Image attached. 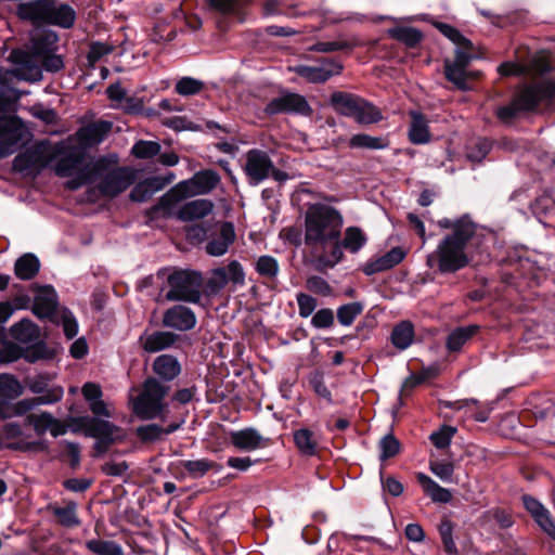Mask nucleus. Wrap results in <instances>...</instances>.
Segmentation results:
<instances>
[{
  "label": "nucleus",
  "mask_w": 555,
  "mask_h": 555,
  "mask_svg": "<svg viewBox=\"0 0 555 555\" xmlns=\"http://www.w3.org/2000/svg\"><path fill=\"white\" fill-rule=\"evenodd\" d=\"M294 442L299 452L306 456L317 453L318 441L314 434L308 428H300L294 433Z\"/></svg>",
  "instance_id": "obj_44"
},
{
  "label": "nucleus",
  "mask_w": 555,
  "mask_h": 555,
  "mask_svg": "<svg viewBox=\"0 0 555 555\" xmlns=\"http://www.w3.org/2000/svg\"><path fill=\"white\" fill-rule=\"evenodd\" d=\"M31 64L21 68L17 74L25 80L37 81L41 79L42 72L56 73L64 67V62L60 55L50 52L47 55L38 59V61H29Z\"/></svg>",
  "instance_id": "obj_17"
},
{
  "label": "nucleus",
  "mask_w": 555,
  "mask_h": 555,
  "mask_svg": "<svg viewBox=\"0 0 555 555\" xmlns=\"http://www.w3.org/2000/svg\"><path fill=\"white\" fill-rule=\"evenodd\" d=\"M38 163V154L34 151H26L15 156L13 169L17 172H28Z\"/></svg>",
  "instance_id": "obj_60"
},
{
  "label": "nucleus",
  "mask_w": 555,
  "mask_h": 555,
  "mask_svg": "<svg viewBox=\"0 0 555 555\" xmlns=\"http://www.w3.org/2000/svg\"><path fill=\"white\" fill-rule=\"evenodd\" d=\"M411 124L409 128V140L413 144H426L430 141V132L428 127V120L417 111L410 112Z\"/></svg>",
  "instance_id": "obj_30"
},
{
  "label": "nucleus",
  "mask_w": 555,
  "mask_h": 555,
  "mask_svg": "<svg viewBox=\"0 0 555 555\" xmlns=\"http://www.w3.org/2000/svg\"><path fill=\"white\" fill-rule=\"evenodd\" d=\"M306 287L313 294L328 297L333 295V288L328 282L319 275L309 276L306 281Z\"/></svg>",
  "instance_id": "obj_63"
},
{
  "label": "nucleus",
  "mask_w": 555,
  "mask_h": 555,
  "mask_svg": "<svg viewBox=\"0 0 555 555\" xmlns=\"http://www.w3.org/2000/svg\"><path fill=\"white\" fill-rule=\"evenodd\" d=\"M352 118L360 125L377 124L383 119L382 112L372 103L361 99Z\"/></svg>",
  "instance_id": "obj_39"
},
{
  "label": "nucleus",
  "mask_w": 555,
  "mask_h": 555,
  "mask_svg": "<svg viewBox=\"0 0 555 555\" xmlns=\"http://www.w3.org/2000/svg\"><path fill=\"white\" fill-rule=\"evenodd\" d=\"M343 215L333 206L315 203L304 216V242L311 250H324L331 242L340 238Z\"/></svg>",
  "instance_id": "obj_2"
},
{
  "label": "nucleus",
  "mask_w": 555,
  "mask_h": 555,
  "mask_svg": "<svg viewBox=\"0 0 555 555\" xmlns=\"http://www.w3.org/2000/svg\"><path fill=\"white\" fill-rule=\"evenodd\" d=\"M231 444L241 451H254L263 446L264 439L255 428H244L230 433Z\"/></svg>",
  "instance_id": "obj_27"
},
{
  "label": "nucleus",
  "mask_w": 555,
  "mask_h": 555,
  "mask_svg": "<svg viewBox=\"0 0 555 555\" xmlns=\"http://www.w3.org/2000/svg\"><path fill=\"white\" fill-rule=\"evenodd\" d=\"M389 35L409 48L416 47L422 40V33L413 27H395L389 30Z\"/></svg>",
  "instance_id": "obj_52"
},
{
  "label": "nucleus",
  "mask_w": 555,
  "mask_h": 555,
  "mask_svg": "<svg viewBox=\"0 0 555 555\" xmlns=\"http://www.w3.org/2000/svg\"><path fill=\"white\" fill-rule=\"evenodd\" d=\"M10 334L13 339L28 344L38 339L39 328L29 319H23L11 326Z\"/></svg>",
  "instance_id": "obj_37"
},
{
  "label": "nucleus",
  "mask_w": 555,
  "mask_h": 555,
  "mask_svg": "<svg viewBox=\"0 0 555 555\" xmlns=\"http://www.w3.org/2000/svg\"><path fill=\"white\" fill-rule=\"evenodd\" d=\"M92 159L86 162V153L82 149L73 147L62 155L54 166L56 176L69 178L65 186L75 191L90 183L92 172Z\"/></svg>",
  "instance_id": "obj_7"
},
{
  "label": "nucleus",
  "mask_w": 555,
  "mask_h": 555,
  "mask_svg": "<svg viewBox=\"0 0 555 555\" xmlns=\"http://www.w3.org/2000/svg\"><path fill=\"white\" fill-rule=\"evenodd\" d=\"M11 122L12 128L8 132H3L0 134V159L8 157L15 153L18 147V143L21 140V133H17V127L15 125L14 118L7 116Z\"/></svg>",
  "instance_id": "obj_43"
},
{
  "label": "nucleus",
  "mask_w": 555,
  "mask_h": 555,
  "mask_svg": "<svg viewBox=\"0 0 555 555\" xmlns=\"http://www.w3.org/2000/svg\"><path fill=\"white\" fill-rule=\"evenodd\" d=\"M555 98V79L547 78L531 83H526L513 101L496 109V117L505 122H511L518 114L530 112L542 102L552 101Z\"/></svg>",
  "instance_id": "obj_5"
},
{
  "label": "nucleus",
  "mask_w": 555,
  "mask_h": 555,
  "mask_svg": "<svg viewBox=\"0 0 555 555\" xmlns=\"http://www.w3.org/2000/svg\"><path fill=\"white\" fill-rule=\"evenodd\" d=\"M49 3H51V0L23 1L17 5L16 14L24 21L46 23L47 13L49 12Z\"/></svg>",
  "instance_id": "obj_29"
},
{
  "label": "nucleus",
  "mask_w": 555,
  "mask_h": 555,
  "mask_svg": "<svg viewBox=\"0 0 555 555\" xmlns=\"http://www.w3.org/2000/svg\"><path fill=\"white\" fill-rule=\"evenodd\" d=\"M436 28L455 46V50L473 51V43L466 39L456 28L446 23H436Z\"/></svg>",
  "instance_id": "obj_46"
},
{
  "label": "nucleus",
  "mask_w": 555,
  "mask_h": 555,
  "mask_svg": "<svg viewBox=\"0 0 555 555\" xmlns=\"http://www.w3.org/2000/svg\"><path fill=\"white\" fill-rule=\"evenodd\" d=\"M205 87L204 81L184 76L180 78L175 85V91L182 96H190L198 94Z\"/></svg>",
  "instance_id": "obj_54"
},
{
  "label": "nucleus",
  "mask_w": 555,
  "mask_h": 555,
  "mask_svg": "<svg viewBox=\"0 0 555 555\" xmlns=\"http://www.w3.org/2000/svg\"><path fill=\"white\" fill-rule=\"evenodd\" d=\"M111 121H95L80 128L77 132L79 142L88 147L100 144L112 130Z\"/></svg>",
  "instance_id": "obj_26"
},
{
  "label": "nucleus",
  "mask_w": 555,
  "mask_h": 555,
  "mask_svg": "<svg viewBox=\"0 0 555 555\" xmlns=\"http://www.w3.org/2000/svg\"><path fill=\"white\" fill-rule=\"evenodd\" d=\"M349 146L351 149L385 150L389 146V140L386 137L358 133L350 138Z\"/></svg>",
  "instance_id": "obj_42"
},
{
  "label": "nucleus",
  "mask_w": 555,
  "mask_h": 555,
  "mask_svg": "<svg viewBox=\"0 0 555 555\" xmlns=\"http://www.w3.org/2000/svg\"><path fill=\"white\" fill-rule=\"evenodd\" d=\"M249 0H208L211 9L224 14L233 15L243 21L242 12Z\"/></svg>",
  "instance_id": "obj_45"
},
{
  "label": "nucleus",
  "mask_w": 555,
  "mask_h": 555,
  "mask_svg": "<svg viewBox=\"0 0 555 555\" xmlns=\"http://www.w3.org/2000/svg\"><path fill=\"white\" fill-rule=\"evenodd\" d=\"M0 446L17 451H43V441L30 439V435L23 431L16 422H10L2 426L0 431Z\"/></svg>",
  "instance_id": "obj_13"
},
{
  "label": "nucleus",
  "mask_w": 555,
  "mask_h": 555,
  "mask_svg": "<svg viewBox=\"0 0 555 555\" xmlns=\"http://www.w3.org/2000/svg\"><path fill=\"white\" fill-rule=\"evenodd\" d=\"M48 508L62 526L73 528L80 525V520L77 516V504L74 501L67 502L64 506L50 504Z\"/></svg>",
  "instance_id": "obj_36"
},
{
  "label": "nucleus",
  "mask_w": 555,
  "mask_h": 555,
  "mask_svg": "<svg viewBox=\"0 0 555 555\" xmlns=\"http://www.w3.org/2000/svg\"><path fill=\"white\" fill-rule=\"evenodd\" d=\"M491 142L486 138L470 140L466 145V156L470 162L480 163L490 152Z\"/></svg>",
  "instance_id": "obj_49"
},
{
  "label": "nucleus",
  "mask_w": 555,
  "mask_h": 555,
  "mask_svg": "<svg viewBox=\"0 0 555 555\" xmlns=\"http://www.w3.org/2000/svg\"><path fill=\"white\" fill-rule=\"evenodd\" d=\"M153 372L163 380L171 382L181 372V365L177 358L170 354H160L153 362Z\"/></svg>",
  "instance_id": "obj_31"
},
{
  "label": "nucleus",
  "mask_w": 555,
  "mask_h": 555,
  "mask_svg": "<svg viewBox=\"0 0 555 555\" xmlns=\"http://www.w3.org/2000/svg\"><path fill=\"white\" fill-rule=\"evenodd\" d=\"M23 392V387L18 379L12 374H0V398L15 399Z\"/></svg>",
  "instance_id": "obj_50"
},
{
  "label": "nucleus",
  "mask_w": 555,
  "mask_h": 555,
  "mask_svg": "<svg viewBox=\"0 0 555 555\" xmlns=\"http://www.w3.org/2000/svg\"><path fill=\"white\" fill-rule=\"evenodd\" d=\"M478 331L479 326L475 324L454 328L447 337L446 345L448 350L451 352L460 351L468 339H470Z\"/></svg>",
  "instance_id": "obj_35"
},
{
  "label": "nucleus",
  "mask_w": 555,
  "mask_h": 555,
  "mask_svg": "<svg viewBox=\"0 0 555 555\" xmlns=\"http://www.w3.org/2000/svg\"><path fill=\"white\" fill-rule=\"evenodd\" d=\"M379 449V460L385 461L387 459L393 457L399 453L400 442L393 435L389 434L380 439Z\"/></svg>",
  "instance_id": "obj_62"
},
{
  "label": "nucleus",
  "mask_w": 555,
  "mask_h": 555,
  "mask_svg": "<svg viewBox=\"0 0 555 555\" xmlns=\"http://www.w3.org/2000/svg\"><path fill=\"white\" fill-rule=\"evenodd\" d=\"M328 245H331V250L328 254L324 250H320V255H318L317 260L319 264L326 267V268H334L338 262L341 261L344 253L343 249L344 246L341 245L340 238L336 242H331Z\"/></svg>",
  "instance_id": "obj_53"
},
{
  "label": "nucleus",
  "mask_w": 555,
  "mask_h": 555,
  "mask_svg": "<svg viewBox=\"0 0 555 555\" xmlns=\"http://www.w3.org/2000/svg\"><path fill=\"white\" fill-rule=\"evenodd\" d=\"M456 433V428L443 425L439 430L434 431L429 439L437 449H446L450 446L452 438Z\"/></svg>",
  "instance_id": "obj_61"
},
{
  "label": "nucleus",
  "mask_w": 555,
  "mask_h": 555,
  "mask_svg": "<svg viewBox=\"0 0 555 555\" xmlns=\"http://www.w3.org/2000/svg\"><path fill=\"white\" fill-rule=\"evenodd\" d=\"M430 472L444 482H450L454 473V465L450 461H430Z\"/></svg>",
  "instance_id": "obj_64"
},
{
  "label": "nucleus",
  "mask_w": 555,
  "mask_h": 555,
  "mask_svg": "<svg viewBox=\"0 0 555 555\" xmlns=\"http://www.w3.org/2000/svg\"><path fill=\"white\" fill-rule=\"evenodd\" d=\"M414 339V326L410 321H401L391 332V343L400 350L409 348Z\"/></svg>",
  "instance_id": "obj_38"
},
{
  "label": "nucleus",
  "mask_w": 555,
  "mask_h": 555,
  "mask_svg": "<svg viewBox=\"0 0 555 555\" xmlns=\"http://www.w3.org/2000/svg\"><path fill=\"white\" fill-rule=\"evenodd\" d=\"M63 389L61 387H53L47 393L38 396L36 398H25L17 401L14 406L15 415L22 416L27 412L34 410L38 405L53 404L59 402L63 398Z\"/></svg>",
  "instance_id": "obj_25"
},
{
  "label": "nucleus",
  "mask_w": 555,
  "mask_h": 555,
  "mask_svg": "<svg viewBox=\"0 0 555 555\" xmlns=\"http://www.w3.org/2000/svg\"><path fill=\"white\" fill-rule=\"evenodd\" d=\"M57 307V294L52 286L41 287L34 298L33 312L40 319L50 318Z\"/></svg>",
  "instance_id": "obj_24"
},
{
  "label": "nucleus",
  "mask_w": 555,
  "mask_h": 555,
  "mask_svg": "<svg viewBox=\"0 0 555 555\" xmlns=\"http://www.w3.org/2000/svg\"><path fill=\"white\" fill-rule=\"evenodd\" d=\"M441 229H450L436 249L427 256V266L436 268L441 274L455 273L470 262L468 246L478 236V225L464 215L456 219L442 218L438 221Z\"/></svg>",
  "instance_id": "obj_1"
},
{
  "label": "nucleus",
  "mask_w": 555,
  "mask_h": 555,
  "mask_svg": "<svg viewBox=\"0 0 555 555\" xmlns=\"http://www.w3.org/2000/svg\"><path fill=\"white\" fill-rule=\"evenodd\" d=\"M255 269L261 276L273 279L279 273V263L272 256H260L256 261Z\"/></svg>",
  "instance_id": "obj_59"
},
{
  "label": "nucleus",
  "mask_w": 555,
  "mask_h": 555,
  "mask_svg": "<svg viewBox=\"0 0 555 555\" xmlns=\"http://www.w3.org/2000/svg\"><path fill=\"white\" fill-rule=\"evenodd\" d=\"M80 426L86 436L95 439H106L107 441H115L117 433L120 430L116 425L106 420L90 416L82 417Z\"/></svg>",
  "instance_id": "obj_19"
},
{
  "label": "nucleus",
  "mask_w": 555,
  "mask_h": 555,
  "mask_svg": "<svg viewBox=\"0 0 555 555\" xmlns=\"http://www.w3.org/2000/svg\"><path fill=\"white\" fill-rule=\"evenodd\" d=\"M473 51L455 50L453 60H444V75L448 81L461 91L472 89L469 80L478 77L477 72L468 70L467 67L475 59Z\"/></svg>",
  "instance_id": "obj_11"
},
{
  "label": "nucleus",
  "mask_w": 555,
  "mask_h": 555,
  "mask_svg": "<svg viewBox=\"0 0 555 555\" xmlns=\"http://www.w3.org/2000/svg\"><path fill=\"white\" fill-rule=\"evenodd\" d=\"M363 310L364 305L360 301L343 305L337 309V320L340 325L350 326Z\"/></svg>",
  "instance_id": "obj_51"
},
{
  "label": "nucleus",
  "mask_w": 555,
  "mask_h": 555,
  "mask_svg": "<svg viewBox=\"0 0 555 555\" xmlns=\"http://www.w3.org/2000/svg\"><path fill=\"white\" fill-rule=\"evenodd\" d=\"M453 530L454 526L450 519H442L438 526L443 548L450 555H455L457 553V547L453 539Z\"/></svg>",
  "instance_id": "obj_56"
},
{
  "label": "nucleus",
  "mask_w": 555,
  "mask_h": 555,
  "mask_svg": "<svg viewBox=\"0 0 555 555\" xmlns=\"http://www.w3.org/2000/svg\"><path fill=\"white\" fill-rule=\"evenodd\" d=\"M76 20L75 10L66 3H57L51 0L49 3V12L47 13L46 23L56 25L63 28H70Z\"/></svg>",
  "instance_id": "obj_28"
},
{
  "label": "nucleus",
  "mask_w": 555,
  "mask_h": 555,
  "mask_svg": "<svg viewBox=\"0 0 555 555\" xmlns=\"http://www.w3.org/2000/svg\"><path fill=\"white\" fill-rule=\"evenodd\" d=\"M229 283L234 286L245 285V271L237 260H231L227 267H219L211 270L206 281V293L210 296H215Z\"/></svg>",
  "instance_id": "obj_12"
},
{
  "label": "nucleus",
  "mask_w": 555,
  "mask_h": 555,
  "mask_svg": "<svg viewBox=\"0 0 555 555\" xmlns=\"http://www.w3.org/2000/svg\"><path fill=\"white\" fill-rule=\"evenodd\" d=\"M59 37L54 31L37 29L30 36V44L28 50H13L10 54L9 60L15 64L16 74L21 73L22 67L30 65V62L25 61H38L42 56L56 50Z\"/></svg>",
  "instance_id": "obj_10"
},
{
  "label": "nucleus",
  "mask_w": 555,
  "mask_h": 555,
  "mask_svg": "<svg viewBox=\"0 0 555 555\" xmlns=\"http://www.w3.org/2000/svg\"><path fill=\"white\" fill-rule=\"evenodd\" d=\"M160 152V144L155 141H139L137 142L132 149L131 153L140 159H149Z\"/></svg>",
  "instance_id": "obj_58"
},
{
  "label": "nucleus",
  "mask_w": 555,
  "mask_h": 555,
  "mask_svg": "<svg viewBox=\"0 0 555 555\" xmlns=\"http://www.w3.org/2000/svg\"><path fill=\"white\" fill-rule=\"evenodd\" d=\"M236 234L232 222L223 221L218 224V232L207 237L205 251L211 257L225 255L235 242Z\"/></svg>",
  "instance_id": "obj_16"
},
{
  "label": "nucleus",
  "mask_w": 555,
  "mask_h": 555,
  "mask_svg": "<svg viewBox=\"0 0 555 555\" xmlns=\"http://www.w3.org/2000/svg\"><path fill=\"white\" fill-rule=\"evenodd\" d=\"M405 251L401 247H393L383 256L369 260L363 266V273L365 275H374L392 269L405 258Z\"/></svg>",
  "instance_id": "obj_22"
},
{
  "label": "nucleus",
  "mask_w": 555,
  "mask_h": 555,
  "mask_svg": "<svg viewBox=\"0 0 555 555\" xmlns=\"http://www.w3.org/2000/svg\"><path fill=\"white\" fill-rule=\"evenodd\" d=\"M170 386L156 377H147L139 395L132 400V411L140 420H154L162 417L168 410L166 397Z\"/></svg>",
  "instance_id": "obj_6"
},
{
  "label": "nucleus",
  "mask_w": 555,
  "mask_h": 555,
  "mask_svg": "<svg viewBox=\"0 0 555 555\" xmlns=\"http://www.w3.org/2000/svg\"><path fill=\"white\" fill-rule=\"evenodd\" d=\"M312 108L304 95L294 92H282L272 99L264 107L267 115L297 114L310 116Z\"/></svg>",
  "instance_id": "obj_14"
},
{
  "label": "nucleus",
  "mask_w": 555,
  "mask_h": 555,
  "mask_svg": "<svg viewBox=\"0 0 555 555\" xmlns=\"http://www.w3.org/2000/svg\"><path fill=\"white\" fill-rule=\"evenodd\" d=\"M550 69L547 62L540 57L533 59L530 64L527 65L517 62H504L498 67V72L501 76L542 75Z\"/></svg>",
  "instance_id": "obj_21"
},
{
  "label": "nucleus",
  "mask_w": 555,
  "mask_h": 555,
  "mask_svg": "<svg viewBox=\"0 0 555 555\" xmlns=\"http://www.w3.org/2000/svg\"><path fill=\"white\" fill-rule=\"evenodd\" d=\"M29 425H33L34 430L37 435L41 436L46 434L56 423V420L51 413L42 412L40 414H29L26 417Z\"/></svg>",
  "instance_id": "obj_55"
},
{
  "label": "nucleus",
  "mask_w": 555,
  "mask_h": 555,
  "mask_svg": "<svg viewBox=\"0 0 555 555\" xmlns=\"http://www.w3.org/2000/svg\"><path fill=\"white\" fill-rule=\"evenodd\" d=\"M530 209L541 222H544L551 214L555 212V201L547 196H540L531 203Z\"/></svg>",
  "instance_id": "obj_57"
},
{
  "label": "nucleus",
  "mask_w": 555,
  "mask_h": 555,
  "mask_svg": "<svg viewBox=\"0 0 555 555\" xmlns=\"http://www.w3.org/2000/svg\"><path fill=\"white\" fill-rule=\"evenodd\" d=\"M169 291L166 299L169 301L199 302L202 298L203 276L193 270H175L167 278Z\"/></svg>",
  "instance_id": "obj_8"
},
{
  "label": "nucleus",
  "mask_w": 555,
  "mask_h": 555,
  "mask_svg": "<svg viewBox=\"0 0 555 555\" xmlns=\"http://www.w3.org/2000/svg\"><path fill=\"white\" fill-rule=\"evenodd\" d=\"M40 269L39 259L34 254H25L14 264L15 275L21 280L33 279Z\"/></svg>",
  "instance_id": "obj_40"
},
{
  "label": "nucleus",
  "mask_w": 555,
  "mask_h": 555,
  "mask_svg": "<svg viewBox=\"0 0 555 555\" xmlns=\"http://www.w3.org/2000/svg\"><path fill=\"white\" fill-rule=\"evenodd\" d=\"M163 324L166 327L186 332L195 326L196 317L190 308L177 305L166 310L163 317Z\"/></svg>",
  "instance_id": "obj_18"
},
{
  "label": "nucleus",
  "mask_w": 555,
  "mask_h": 555,
  "mask_svg": "<svg viewBox=\"0 0 555 555\" xmlns=\"http://www.w3.org/2000/svg\"><path fill=\"white\" fill-rule=\"evenodd\" d=\"M292 70L312 83H322L331 77L340 75L343 65L334 60H324L320 66L296 65Z\"/></svg>",
  "instance_id": "obj_15"
},
{
  "label": "nucleus",
  "mask_w": 555,
  "mask_h": 555,
  "mask_svg": "<svg viewBox=\"0 0 555 555\" xmlns=\"http://www.w3.org/2000/svg\"><path fill=\"white\" fill-rule=\"evenodd\" d=\"M177 340V335L167 331L145 330L139 337L141 348L147 353H156L170 348Z\"/></svg>",
  "instance_id": "obj_20"
},
{
  "label": "nucleus",
  "mask_w": 555,
  "mask_h": 555,
  "mask_svg": "<svg viewBox=\"0 0 555 555\" xmlns=\"http://www.w3.org/2000/svg\"><path fill=\"white\" fill-rule=\"evenodd\" d=\"M212 209L214 203L210 199L198 198L184 203L176 212V217L183 222H191L205 218Z\"/></svg>",
  "instance_id": "obj_23"
},
{
  "label": "nucleus",
  "mask_w": 555,
  "mask_h": 555,
  "mask_svg": "<svg viewBox=\"0 0 555 555\" xmlns=\"http://www.w3.org/2000/svg\"><path fill=\"white\" fill-rule=\"evenodd\" d=\"M243 171L249 185L253 186L260 184L268 178L278 182H285L289 179L288 173L275 168L269 154L259 149H251L246 152Z\"/></svg>",
  "instance_id": "obj_9"
},
{
  "label": "nucleus",
  "mask_w": 555,
  "mask_h": 555,
  "mask_svg": "<svg viewBox=\"0 0 555 555\" xmlns=\"http://www.w3.org/2000/svg\"><path fill=\"white\" fill-rule=\"evenodd\" d=\"M179 465L184 469L188 476L193 479L204 477L211 469L216 472H220L222 469L221 465L208 459L185 460L181 461Z\"/></svg>",
  "instance_id": "obj_33"
},
{
  "label": "nucleus",
  "mask_w": 555,
  "mask_h": 555,
  "mask_svg": "<svg viewBox=\"0 0 555 555\" xmlns=\"http://www.w3.org/2000/svg\"><path fill=\"white\" fill-rule=\"evenodd\" d=\"M221 182L220 175L214 169H203L191 178L178 182L153 206L154 212L169 211L179 202L193 196L211 193Z\"/></svg>",
  "instance_id": "obj_3"
},
{
  "label": "nucleus",
  "mask_w": 555,
  "mask_h": 555,
  "mask_svg": "<svg viewBox=\"0 0 555 555\" xmlns=\"http://www.w3.org/2000/svg\"><path fill=\"white\" fill-rule=\"evenodd\" d=\"M86 547L95 555H124L121 545L111 540L92 539Z\"/></svg>",
  "instance_id": "obj_47"
},
{
  "label": "nucleus",
  "mask_w": 555,
  "mask_h": 555,
  "mask_svg": "<svg viewBox=\"0 0 555 555\" xmlns=\"http://www.w3.org/2000/svg\"><path fill=\"white\" fill-rule=\"evenodd\" d=\"M367 243V236L359 227H348L345 230L341 245L352 254L360 251Z\"/></svg>",
  "instance_id": "obj_41"
},
{
  "label": "nucleus",
  "mask_w": 555,
  "mask_h": 555,
  "mask_svg": "<svg viewBox=\"0 0 555 555\" xmlns=\"http://www.w3.org/2000/svg\"><path fill=\"white\" fill-rule=\"evenodd\" d=\"M90 183L98 181V189L104 196H116L133 183L129 168L118 166V156L109 154L92 159Z\"/></svg>",
  "instance_id": "obj_4"
},
{
  "label": "nucleus",
  "mask_w": 555,
  "mask_h": 555,
  "mask_svg": "<svg viewBox=\"0 0 555 555\" xmlns=\"http://www.w3.org/2000/svg\"><path fill=\"white\" fill-rule=\"evenodd\" d=\"M358 43L356 40H347L339 38L334 41H318L309 48V51L320 53H332L337 51L351 50Z\"/></svg>",
  "instance_id": "obj_48"
},
{
  "label": "nucleus",
  "mask_w": 555,
  "mask_h": 555,
  "mask_svg": "<svg viewBox=\"0 0 555 555\" xmlns=\"http://www.w3.org/2000/svg\"><path fill=\"white\" fill-rule=\"evenodd\" d=\"M361 98L351 93L336 91L331 95V104L334 109L346 117H352Z\"/></svg>",
  "instance_id": "obj_34"
},
{
  "label": "nucleus",
  "mask_w": 555,
  "mask_h": 555,
  "mask_svg": "<svg viewBox=\"0 0 555 555\" xmlns=\"http://www.w3.org/2000/svg\"><path fill=\"white\" fill-rule=\"evenodd\" d=\"M418 483L422 486L424 492L437 503H449L452 500L450 490L439 486L434 479L424 473L416 475Z\"/></svg>",
  "instance_id": "obj_32"
}]
</instances>
